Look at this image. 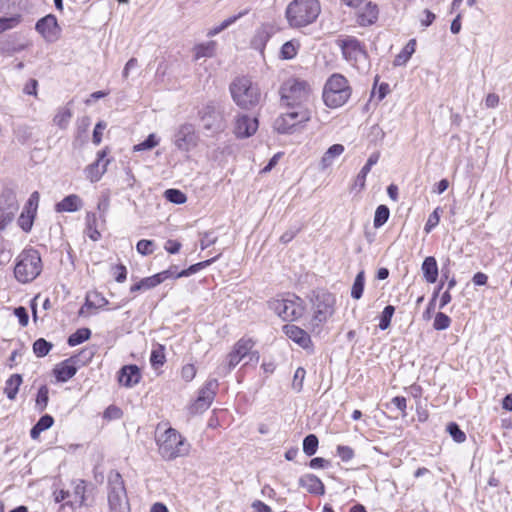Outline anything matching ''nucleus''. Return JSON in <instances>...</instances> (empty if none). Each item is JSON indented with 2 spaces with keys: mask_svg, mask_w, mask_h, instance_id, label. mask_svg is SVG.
I'll list each match as a JSON object with an SVG mask.
<instances>
[{
  "mask_svg": "<svg viewBox=\"0 0 512 512\" xmlns=\"http://www.w3.org/2000/svg\"><path fill=\"white\" fill-rule=\"evenodd\" d=\"M297 51L292 42H286L281 48V55L283 59H292L296 56Z\"/></svg>",
  "mask_w": 512,
  "mask_h": 512,
  "instance_id": "obj_55",
  "label": "nucleus"
},
{
  "mask_svg": "<svg viewBox=\"0 0 512 512\" xmlns=\"http://www.w3.org/2000/svg\"><path fill=\"white\" fill-rule=\"evenodd\" d=\"M216 387V380H210L200 389L197 399L190 407L192 414H203L210 407L215 396Z\"/></svg>",
  "mask_w": 512,
  "mask_h": 512,
  "instance_id": "obj_14",
  "label": "nucleus"
},
{
  "mask_svg": "<svg viewBox=\"0 0 512 512\" xmlns=\"http://www.w3.org/2000/svg\"><path fill=\"white\" fill-rule=\"evenodd\" d=\"M379 160V153H373L368 158L366 164L362 167L360 172L355 178V186H358L360 189L365 187L366 177L370 172L373 165H375Z\"/></svg>",
  "mask_w": 512,
  "mask_h": 512,
  "instance_id": "obj_25",
  "label": "nucleus"
},
{
  "mask_svg": "<svg viewBox=\"0 0 512 512\" xmlns=\"http://www.w3.org/2000/svg\"><path fill=\"white\" fill-rule=\"evenodd\" d=\"M282 113L274 121V129L282 134L291 133L296 126L306 123L311 119L309 107H294Z\"/></svg>",
  "mask_w": 512,
  "mask_h": 512,
  "instance_id": "obj_8",
  "label": "nucleus"
},
{
  "mask_svg": "<svg viewBox=\"0 0 512 512\" xmlns=\"http://www.w3.org/2000/svg\"><path fill=\"white\" fill-rule=\"evenodd\" d=\"M389 215H390L389 208L386 205H379L376 208L375 215H374V222H373L374 227L380 228L381 226H383L387 222Z\"/></svg>",
  "mask_w": 512,
  "mask_h": 512,
  "instance_id": "obj_39",
  "label": "nucleus"
},
{
  "mask_svg": "<svg viewBox=\"0 0 512 512\" xmlns=\"http://www.w3.org/2000/svg\"><path fill=\"white\" fill-rule=\"evenodd\" d=\"M140 370L136 365H125L119 371L118 381L125 387H132L140 381Z\"/></svg>",
  "mask_w": 512,
  "mask_h": 512,
  "instance_id": "obj_21",
  "label": "nucleus"
},
{
  "mask_svg": "<svg viewBox=\"0 0 512 512\" xmlns=\"http://www.w3.org/2000/svg\"><path fill=\"white\" fill-rule=\"evenodd\" d=\"M299 485L306 489L309 493L323 495L325 493V487L322 481L313 474L303 475L299 479Z\"/></svg>",
  "mask_w": 512,
  "mask_h": 512,
  "instance_id": "obj_22",
  "label": "nucleus"
},
{
  "mask_svg": "<svg viewBox=\"0 0 512 512\" xmlns=\"http://www.w3.org/2000/svg\"><path fill=\"white\" fill-rule=\"evenodd\" d=\"M105 157L106 151H99L97 154V160L86 167V178L89 179L91 182L99 181L102 175L106 172L109 160L104 161Z\"/></svg>",
  "mask_w": 512,
  "mask_h": 512,
  "instance_id": "obj_18",
  "label": "nucleus"
},
{
  "mask_svg": "<svg viewBox=\"0 0 512 512\" xmlns=\"http://www.w3.org/2000/svg\"><path fill=\"white\" fill-rule=\"evenodd\" d=\"M54 422V418H39V421L32 427L30 436L32 439H37L41 432L49 429Z\"/></svg>",
  "mask_w": 512,
  "mask_h": 512,
  "instance_id": "obj_37",
  "label": "nucleus"
},
{
  "mask_svg": "<svg viewBox=\"0 0 512 512\" xmlns=\"http://www.w3.org/2000/svg\"><path fill=\"white\" fill-rule=\"evenodd\" d=\"M416 48V40L411 39L408 41V43L405 45V47L401 50L399 54L396 55L393 64L394 66H402L407 63V61L410 59L412 54L415 52Z\"/></svg>",
  "mask_w": 512,
  "mask_h": 512,
  "instance_id": "obj_30",
  "label": "nucleus"
},
{
  "mask_svg": "<svg viewBox=\"0 0 512 512\" xmlns=\"http://www.w3.org/2000/svg\"><path fill=\"white\" fill-rule=\"evenodd\" d=\"M159 143L158 139L156 138L155 134H150L143 142L135 145L133 147L134 151H143V150H150L157 146Z\"/></svg>",
  "mask_w": 512,
  "mask_h": 512,
  "instance_id": "obj_50",
  "label": "nucleus"
},
{
  "mask_svg": "<svg viewBox=\"0 0 512 512\" xmlns=\"http://www.w3.org/2000/svg\"><path fill=\"white\" fill-rule=\"evenodd\" d=\"M215 51V41H208L206 43L197 44L193 48L194 60H199L201 58H211L214 56Z\"/></svg>",
  "mask_w": 512,
  "mask_h": 512,
  "instance_id": "obj_27",
  "label": "nucleus"
},
{
  "mask_svg": "<svg viewBox=\"0 0 512 512\" xmlns=\"http://www.w3.org/2000/svg\"><path fill=\"white\" fill-rule=\"evenodd\" d=\"M442 212L440 207H437L428 217L427 222L425 224L424 230L426 233H430L433 228H435L440 221V213Z\"/></svg>",
  "mask_w": 512,
  "mask_h": 512,
  "instance_id": "obj_49",
  "label": "nucleus"
},
{
  "mask_svg": "<svg viewBox=\"0 0 512 512\" xmlns=\"http://www.w3.org/2000/svg\"><path fill=\"white\" fill-rule=\"evenodd\" d=\"M337 43L341 48L344 58L353 64L364 59L366 56L360 42L354 37H347L345 39L338 40Z\"/></svg>",
  "mask_w": 512,
  "mask_h": 512,
  "instance_id": "obj_15",
  "label": "nucleus"
},
{
  "mask_svg": "<svg viewBox=\"0 0 512 512\" xmlns=\"http://www.w3.org/2000/svg\"><path fill=\"white\" fill-rule=\"evenodd\" d=\"M218 258V256L214 257V258H211V259H208V260H205V261H202V262H198L196 264H193L191 265L190 267H188L187 269H184L182 271H180L177 275H176V278H181V277H188L192 274H195L197 273L198 271H200L201 269H204L206 267H208L210 264H212L216 259Z\"/></svg>",
  "mask_w": 512,
  "mask_h": 512,
  "instance_id": "obj_34",
  "label": "nucleus"
},
{
  "mask_svg": "<svg viewBox=\"0 0 512 512\" xmlns=\"http://www.w3.org/2000/svg\"><path fill=\"white\" fill-rule=\"evenodd\" d=\"M421 270L428 283H435L438 278V265L435 257L428 256L424 259Z\"/></svg>",
  "mask_w": 512,
  "mask_h": 512,
  "instance_id": "obj_23",
  "label": "nucleus"
},
{
  "mask_svg": "<svg viewBox=\"0 0 512 512\" xmlns=\"http://www.w3.org/2000/svg\"><path fill=\"white\" fill-rule=\"evenodd\" d=\"M39 198H40L39 193L37 191L33 192L30 195L27 203L25 204L24 210H28V211L36 214L38 204H39Z\"/></svg>",
  "mask_w": 512,
  "mask_h": 512,
  "instance_id": "obj_53",
  "label": "nucleus"
},
{
  "mask_svg": "<svg viewBox=\"0 0 512 512\" xmlns=\"http://www.w3.org/2000/svg\"><path fill=\"white\" fill-rule=\"evenodd\" d=\"M91 336V331L88 328H80L76 330L73 334H71L68 338V344L70 346H76L84 341L88 340Z\"/></svg>",
  "mask_w": 512,
  "mask_h": 512,
  "instance_id": "obj_36",
  "label": "nucleus"
},
{
  "mask_svg": "<svg viewBox=\"0 0 512 512\" xmlns=\"http://www.w3.org/2000/svg\"><path fill=\"white\" fill-rule=\"evenodd\" d=\"M318 438L314 434L307 435L303 440V452L307 456H312L318 448Z\"/></svg>",
  "mask_w": 512,
  "mask_h": 512,
  "instance_id": "obj_41",
  "label": "nucleus"
},
{
  "mask_svg": "<svg viewBox=\"0 0 512 512\" xmlns=\"http://www.w3.org/2000/svg\"><path fill=\"white\" fill-rule=\"evenodd\" d=\"M72 118V111L68 107H62L55 115L53 122L60 129H66Z\"/></svg>",
  "mask_w": 512,
  "mask_h": 512,
  "instance_id": "obj_33",
  "label": "nucleus"
},
{
  "mask_svg": "<svg viewBox=\"0 0 512 512\" xmlns=\"http://www.w3.org/2000/svg\"><path fill=\"white\" fill-rule=\"evenodd\" d=\"M351 96L347 79L341 74H333L327 80L323 90L324 103L330 108L344 105Z\"/></svg>",
  "mask_w": 512,
  "mask_h": 512,
  "instance_id": "obj_5",
  "label": "nucleus"
},
{
  "mask_svg": "<svg viewBox=\"0 0 512 512\" xmlns=\"http://www.w3.org/2000/svg\"><path fill=\"white\" fill-rule=\"evenodd\" d=\"M321 7L318 0H294L286 8V18L293 28L305 27L319 16Z\"/></svg>",
  "mask_w": 512,
  "mask_h": 512,
  "instance_id": "obj_3",
  "label": "nucleus"
},
{
  "mask_svg": "<svg viewBox=\"0 0 512 512\" xmlns=\"http://www.w3.org/2000/svg\"><path fill=\"white\" fill-rule=\"evenodd\" d=\"M48 394L49 390L47 386L43 385L39 388L36 397V406L39 408L40 411H42L47 406Z\"/></svg>",
  "mask_w": 512,
  "mask_h": 512,
  "instance_id": "obj_51",
  "label": "nucleus"
},
{
  "mask_svg": "<svg viewBox=\"0 0 512 512\" xmlns=\"http://www.w3.org/2000/svg\"><path fill=\"white\" fill-rule=\"evenodd\" d=\"M305 378V370L299 367L294 374L292 386L296 391H300L303 386V381Z\"/></svg>",
  "mask_w": 512,
  "mask_h": 512,
  "instance_id": "obj_54",
  "label": "nucleus"
},
{
  "mask_svg": "<svg viewBox=\"0 0 512 512\" xmlns=\"http://www.w3.org/2000/svg\"><path fill=\"white\" fill-rule=\"evenodd\" d=\"M161 426L157 427L156 442L158 452L165 461H172L179 457L188 456L191 444L176 429L168 427L160 433Z\"/></svg>",
  "mask_w": 512,
  "mask_h": 512,
  "instance_id": "obj_1",
  "label": "nucleus"
},
{
  "mask_svg": "<svg viewBox=\"0 0 512 512\" xmlns=\"http://www.w3.org/2000/svg\"><path fill=\"white\" fill-rule=\"evenodd\" d=\"M198 136L195 127L186 123L181 125L174 135V145L181 151H189L196 147Z\"/></svg>",
  "mask_w": 512,
  "mask_h": 512,
  "instance_id": "obj_13",
  "label": "nucleus"
},
{
  "mask_svg": "<svg viewBox=\"0 0 512 512\" xmlns=\"http://www.w3.org/2000/svg\"><path fill=\"white\" fill-rule=\"evenodd\" d=\"M115 280L118 283H123L127 278V269L123 264H118L114 267Z\"/></svg>",
  "mask_w": 512,
  "mask_h": 512,
  "instance_id": "obj_59",
  "label": "nucleus"
},
{
  "mask_svg": "<svg viewBox=\"0 0 512 512\" xmlns=\"http://www.w3.org/2000/svg\"><path fill=\"white\" fill-rule=\"evenodd\" d=\"M204 129L209 131H219L223 128L221 116L216 112L215 107L207 105L201 116Z\"/></svg>",
  "mask_w": 512,
  "mask_h": 512,
  "instance_id": "obj_19",
  "label": "nucleus"
},
{
  "mask_svg": "<svg viewBox=\"0 0 512 512\" xmlns=\"http://www.w3.org/2000/svg\"><path fill=\"white\" fill-rule=\"evenodd\" d=\"M107 501L109 512H131L124 481L118 472L108 476Z\"/></svg>",
  "mask_w": 512,
  "mask_h": 512,
  "instance_id": "obj_6",
  "label": "nucleus"
},
{
  "mask_svg": "<svg viewBox=\"0 0 512 512\" xmlns=\"http://www.w3.org/2000/svg\"><path fill=\"white\" fill-rule=\"evenodd\" d=\"M181 375L186 381H191L196 375V369L194 365L187 364L182 368Z\"/></svg>",
  "mask_w": 512,
  "mask_h": 512,
  "instance_id": "obj_61",
  "label": "nucleus"
},
{
  "mask_svg": "<svg viewBox=\"0 0 512 512\" xmlns=\"http://www.w3.org/2000/svg\"><path fill=\"white\" fill-rule=\"evenodd\" d=\"M21 383L22 377L19 374L11 375L9 379L6 381L4 392L9 399L15 398Z\"/></svg>",
  "mask_w": 512,
  "mask_h": 512,
  "instance_id": "obj_32",
  "label": "nucleus"
},
{
  "mask_svg": "<svg viewBox=\"0 0 512 512\" xmlns=\"http://www.w3.org/2000/svg\"><path fill=\"white\" fill-rule=\"evenodd\" d=\"M257 128V118L241 115L236 119L234 133L238 138H248L257 131Z\"/></svg>",
  "mask_w": 512,
  "mask_h": 512,
  "instance_id": "obj_17",
  "label": "nucleus"
},
{
  "mask_svg": "<svg viewBox=\"0 0 512 512\" xmlns=\"http://www.w3.org/2000/svg\"><path fill=\"white\" fill-rule=\"evenodd\" d=\"M106 128V123L103 121H100L96 124L94 131H93V143L96 145H99L102 140V131Z\"/></svg>",
  "mask_w": 512,
  "mask_h": 512,
  "instance_id": "obj_58",
  "label": "nucleus"
},
{
  "mask_svg": "<svg viewBox=\"0 0 512 512\" xmlns=\"http://www.w3.org/2000/svg\"><path fill=\"white\" fill-rule=\"evenodd\" d=\"M181 246L182 245L180 242H178L176 240L169 239L166 241V243L164 245V249L170 254H176L180 251Z\"/></svg>",
  "mask_w": 512,
  "mask_h": 512,
  "instance_id": "obj_60",
  "label": "nucleus"
},
{
  "mask_svg": "<svg viewBox=\"0 0 512 512\" xmlns=\"http://www.w3.org/2000/svg\"><path fill=\"white\" fill-rule=\"evenodd\" d=\"M35 29L47 42H55L60 36V27L52 14L38 20Z\"/></svg>",
  "mask_w": 512,
  "mask_h": 512,
  "instance_id": "obj_16",
  "label": "nucleus"
},
{
  "mask_svg": "<svg viewBox=\"0 0 512 512\" xmlns=\"http://www.w3.org/2000/svg\"><path fill=\"white\" fill-rule=\"evenodd\" d=\"M52 347L53 345L50 342L44 338H39L33 344V351L37 357H44L50 352Z\"/></svg>",
  "mask_w": 512,
  "mask_h": 512,
  "instance_id": "obj_42",
  "label": "nucleus"
},
{
  "mask_svg": "<svg viewBox=\"0 0 512 512\" xmlns=\"http://www.w3.org/2000/svg\"><path fill=\"white\" fill-rule=\"evenodd\" d=\"M271 308L283 320H295L301 317L304 311L300 298L296 296L275 300L271 303Z\"/></svg>",
  "mask_w": 512,
  "mask_h": 512,
  "instance_id": "obj_11",
  "label": "nucleus"
},
{
  "mask_svg": "<svg viewBox=\"0 0 512 512\" xmlns=\"http://www.w3.org/2000/svg\"><path fill=\"white\" fill-rule=\"evenodd\" d=\"M364 284H365V274H364V271L362 270L357 274V276L354 280V283L352 285V289H351L352 298L358 300L362 297L363 290H364Z\"/></svg>",
  "mask_w": 512,
  "mask_h": 512,
  "instance_id": "obj_38",
  "label": "nucleus"
},
{
  "mask_svg": "<svg viewBox=\"0 0 512 512\" xmlns=\"http://www.w3.org/2000/svg\"><path fill=\"white\" fill-rule=\"evenodd\" d=\"M14 314L18 318L19 323L21 324V326L24 327V326H26L28 324L29 316H28V312H27L25 307L19 306V307L15 308L14 309Z\"/></svg>",
  "mask_w": 512,
  "mask_h": 512,
  "instance_id": "obj_57",
  "label": "nucleus"
},
{
  "mask_svg": "<svg viewBox=\"0 0 512 512\" xmlns=\"http://www.w3.org/2000/svg\"><path fill=\"white\" fill-rule=\"evenodd\" d=\"M161 278L162 277L159 275H152L150 277L143 278L142 280H140L139 282L135 283L130 287V292L134 293L141 290L152 289L161 284Z\"/></svg>",
  "mask_w": 512,
  "mask_h": 512,
  "instance_id": "obj_29",
  "label": "nucleus"
},
{
  "mask_svg": "<svg viewBox=\"0 0 512 512\" xmlns=\"http://www.w3.org/2000/svg\"><path fill=\"white\" fill-rule=\"evenodd\" d=\"M243 14L240 13L236 16L229 17L228 19L224 20L220 25L210 29L207 32L208 37H213L217 35L218 33L222 32L226 28H228L231 24H233L238 18H240Z\"/></svg>",
  "mask_w": 512,
  "mask_h": 512,
  "instance_id": "obj_46",
  "label": "nucleus"
},
{
  "mask_svg": "<svg viewBox=\"0 0 512 512\" xmlns=\"http://www.w3.org/2000/svg\"><path fill=\"white\" fill-rule=\"evenodd\" d=\"M423 15L424 17L421 18V24L425 27L431 25L436 18L435 14L428 9L423 11Z\"/></svg>",
  "mask_w": 512,
  "mask_h": 512,
  "instance_id": "obj_64",
  "label": "nucleus"
},
{
  "mask_svg": "<svg viewBox=\"0 0 512 512\" xmlns=\"http://www.w3.org/2000/svg\"><path fill=\"white\" fill-rule=\"evenodd\" d=\"M254 342L250 338H241L236 342L232 351L228 354V366L229 369L235 368L242 359L249 357L250 360L255 359L258 361L259 354L256 351H252Z\"/></svg>",
  "mask_w": 512,
  "mask_h": 512,
  "instance_id": "obj_12",
  "label": "nucleus"
},
{
  "mask_svg": "<svg viewBox=\"0 0 512 512\" xmlns=\"http://www.w3.org/2000/svg\"><path fill=\"white\" fill-rule=\"evenodd\" d=\"M285 335L303 348H307L311 343L309 334L303 329L293 324L283 326Z\"/></svg>",
  "mask_w": 512,
  "mask_h": 512,
  "instance_id": "obj_20",
  "label": "nucleus"
},
{
  "mask_svg": "<svg viewBox=\"0 0 512 512\" xmlns=\"http://www.w3.org/2000/svg\"><path fill=\"white\" fill-rule=\"evenodd\" d=\"M279 93L288 108L308 107L311 91L306 81L290 78L281 85Z\"/></svg>",
  "mask_w": 512,
  "mask_h": 512,
  "instance_id": "obj_4",
  "label": "nucleus"
},
{
  "mask_svg": "<svg viewBox=\"0 0 512 512\" xmlns=\"http://www.w3.org/2000/svg\"><path fill=\"white\" fill-rule=\"evenodd\" d=\"M20 15L12 17H0V33L12 29L20 22Z\"/></svg>",
  "mask_w": 512,
  "mask_h": 512,
  "instance_id": "obj_52",
  "label": "nucleus"
},
{
  "mask_svg": "<svg viewBox=\"0 0 512 512\" xmlns=\"http://www.w3.org/2000/svg\"><path fill=\"white\" fill-rule=\"evenodd\" d=\"M446 432L457 443H463L466 440V434L460 429L459 425L455 422H450L446 426Z\"/></svg>",
  "mask_w": 512,
  "mask_h": 512,
  "instance_id": "obj_40",
  "label": "nucleus"
},
{
  "mask_svg": "<svg viewBox=\"0 0 512 512\" xmlns=\"http://www.w3.org/2000/svg\"><path fill=\"white\" fill-rule=\"evenodd\" d=\"M19 210L16 193L10 189L0 194V232L3 231L15 218Z\"/></svg>",
  "mask_w": 512,
  "mask_h": 512,
  "instance_id": "obj_10",
  "label": "nucleus"
},
{
  "mask_svg": "<svg viewBox=\"0 0 512 512\" xmlns=\"http://www.w3.org/2000/svg\"><path fill=\"white\" fill-rule=\"evenodd\" d=\"M35 216H36V214L23 209L17 222H18V225L20 226V228L24 232L28 233L31 231Z\"/></svg>",
  "mask_w": 512,
  "mask_h": 512,
  "instance_id": "obj_35",
  "label": "nucleus"
},
{
  "mask_svg": "<svg viewBox=\"0 0 512 512\" xmlns=\"http://www.w3.org/2000/svg\"><path fill=\"white\" fill-rule=\"evenodd\" d=\"M335 297L328 292L321 291L315 295L313 302L314 315L311 320L313 327H319L327 319L332 316L334 312Z\"/></svg>",
  "mask_w": 512,
  "mask_h": 512,
  "instance_id": "obj_9",
  "label": "nucleus"
},
{
  "mask_svg": "<svg viewBox=\"0 0 512 512\" xmlns=\"http://www.w3.org/2000/svg\"><path fill=\"white\" fill-rule=\"evenodd\" d=\"M234 103L243 110L255 108L261 101V90L248 76L235 77L229 85Z\"/></svg>",
  "mask_w": 512,
  "mask_h": 512,
  "instance_id": "obj_2",
  "label": "nucleus"
},
{
  "mask_svg": "<svg viewBox=\"0 0 512 512\" xmlns=\"http://www.w3.org/2000/svg\"><path fill=\"white\" fill-rule=\"evenodd\" d=\"M337 455L341 458L342 461L347 462L354 457V451L349 446L340 445L337 447Z\"/></svg>",
  "mask_w": 512,
  "mask_h": 512,
  "instance_id": "obj_56",
  "label": "nucleus"
},
{
  "mask_svg": "<svg viewBox=\"0 0 512 512\" xmlns=\"http://www.w3.org/2000/svg\"><path fill=\"white\" fill-rule=\"evenodd\" d=\"M451 324L449 316L442 312H438L435 316L433 327L435 330L441 331L447 329Z\"/></svg>",
  "mask_w": 512,
  "mask_h": 512,
  "instance_id": "obj_47",
  "label": "nucleus"
},
{
  "mask_svg": "<svg viewBox=\"0 0 512 512\" xmlns=\"http://www.w3.org/2000/svg\"><path fill=\"white\" fill-rule=\"evenodd\" d=\"M136 67H138V60L136 58H130L123 69V78H128L130 71Z\"/></svg>",
  "mask_w": 512,
  "mask_h": 512,
  "instance_id": "obj_63",
  "label": "nucleus"
},
{
  "mask_svg": "<svg viewBox=\"0 0 512 512\" xmlns=\"http://www.w3.org/2000/svg\"><path fill=\"white\" fill-rule=\"evenodd\" d=\"M42 271V261L35 249L24 250L18 257L14 268L16 279L21 283L34 280Z\"/></svg>",
  "mask_w": 512,
  "mask_h": 512,
  "instance_id": "obj_7",
  "label": "nucleus"
},
{
  "mask_svg": "<svg viewBox=\"0 0 512 512\" xmlns=\"http://www.w3.org/2000/svg\"><path fill=\"white\" fill-rule=\"evenodd\" d=\"M81 205L82 201L80 197L76 194H71L58 202L55 206V209L57 212H75L79 210Z\"/></svg>",
  "mask_w": 512,
  "mask_h": 512,
  "instance_id": "obj_24",
  "label": "nucleus"
},
{
  "mask_svg": "<svg viewBox=\"0 0 512 512\" xmlns=\"http://www.w3.org/2000/svg\"><path fill=\"white\" fill-rule=\"evenodd\" d=\"M166 199L174 204H183L186 202V195L178 189H168L165 191Z\"/></svg>",
  "mask_w": 512,
  "mask_h": 512,
  "instance_id": "obj_45",
  "label": "nucleus"
},
{
  "mask_svg": "<svg viewBox=\"0 0 512 512\" xmlns=\"http://www.w3.org/2000/svg\"><path fill=\"white\" fill-rule=\"evenodd\" d=\"M155 243L152 240L142 239L138 241L136 245V250L139 254L147 256L154 252Z\"/></svg>",
  "mask_w": 512,
  "mask_h": 512,
  "instance_id": "obj_48",
  "label": "nucleus"
},
{
  "mask_svg": "<svg viewBox=\"0 0 512 512\" xmlns=\"http://www.w3.org/2000/svg\"><path fill=\"white\" fill-rule=\"evenodd\" d=\"M378 7L371 2L367 3L359 14L362 25L373 24L378 18Z\"/></svg>",
  "mask_w": 512,
  "mask_h": 512,
  "instance_id": "obj_28",
  "label": "nucleus"
},
{
  "mask_svg": "<svg viewBox=\"0 0 512 512\" xmlns=\"http://www.w3.org/2000/svg\"><path fill=\"white\" fill-rule=\"evenodd\" d=\"M344 152V146L341 144H334L328 148L321 159V168L326 169L331 166L334 159Z\"/></svg>",
  "mask_w": 512,
  "mask_h": 512,
  "instance_id": "obj_31",
  "label": "nucleus"
},
{
  "mask_svg": "<svg viewBox=\"0 0 512 512\" xmlns=\"http://www.w3.org/2000/svg\"><path fill=\"white\" fill-rule=\"evenodd\" d=\"M165 362L164 347L158 345L156 349H153L150 356V363L154 368L162 366Z\"/></svg>",
  "mask_w": 512,
  "mask_h": 512,
  "instance_id": "obj_43",
  "label": "nucleus"
},
{
  "mask_svg": "<svg viewBox=\"0 0 512 512\" xmlns=\"http://www.w3.org/2000/svg\"><path fill=\"white\" fill-rule=\"evenodd\" d=\"M77 372L74 365L69 364V360L63 361L60 365L54 369L55 377L60 382H66L72 378Z\"/></svg>",
  "mask_w": 512,
  "mask_h": 512,
  "instance_id": "obj_26",
  "label": "nucleus"
},
{
  "mask_svg": "<svg viewBox=\"0 0 512 512\" xmlns=\"http://www.w3.org/2000/svg\"><path fill=\"white\" fill-rule=\"evenodd\" d=\"M177 269L178 268H177L176 265H172L167 270L159 272L156 275H159V276L163 277V278H161V283H162V282H164L168 278H171V277H175L176 278V275L179 273V272H177Z\"/></svg>",
  "mask_w": 512,
  "mask_h": 512,
  "instance_id": "obj_62",
  "label": "nucleus"
},
{
  "mask_svg": "<svg viewBox=\"0 0 512 512\" xmlns=\"http://www.w3.org/2000/svg\"><path fill=\"white\" fill-rule=\"evenodd\" d=\"M395 312V308L392 305H387L384 310L382 311L380 322H379V328L381 330H386L391 323L392 316Z\"/></svg>",
  "mask_w": 512,
  "mask_h": 512,
  "instance_id": "obj_44",
  "label": "nucleus"
}]
</instances>
